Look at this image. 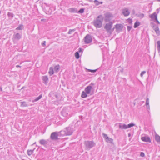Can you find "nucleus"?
<instances>
[{
  "label": "nucleus",
  "mask_w": 160,
  "mask_h": 160,
  "mask_svg": "<svg viewBox=\"0 0 160 160\" xmlns=\"http://www.w3.org/2000/svg\"><path fill=\"white\" fill-rule=\"evenodd\" d=\"M94 85V84L92 82L85 88L84 91H82V92L81 97L82 98H86L88 97V94L90 95L92 94V91L93 89L92 86Z\"/></svg>",
  "instance_id": "obj_1"
},
{
  "label": "nucleus",
  "mask_w": 160,
  "mask_h": 160,
  "mask_svg": "<svg viewBox=\"0 0 160 160\" xmlns=\"http://www.w3.org/2000/svg\"><path fill=\"white\" fill-rule=\"evenodd\" d=\"M103 19V17L102 15L98 16L93 21L94 25L97 28H99L102 27Z\"/></svg>",
  "instance_id": "obj_2"
},
{
  "label": "nucleus",
  "mask_w": 160,
  "mask_h": 160,
  "mask_svg": "<svg viewBox=\"0 0 160 160\" xmlns=\"http://www.w3.org/2000/svg\"><path fill=\"white\" fill-rule=\"evenodd\" d=\"M84 144L85 145V149L87 150H89L92 147L95 146V143L93 141H87L84 142Z\"/></svg>",
  "instance_id": "obj_3"
},
{
  "label": "nucleus",
  "mask_w": 160,
  "mask_h": 160,
  "mask_svg": "<svg viewBox=\"0 0 160 160\" xmlns=\"http://www.w3.org/2000/svg\"><path fill=\"white\" fill-rule=\"evenodd\" d=\"M69 109V108H64L61 112L62 115L66 118V119H67L70 117V113Z\"/></svg>",
  "instance_id": "obj_4"
},
{
  "label": "nucleus",
  "mask_w": 160,
  "mask_h": 160,
  "mask_svg": "<svg viewBox=\"0 0 160 160\" xmlns=\"http://www.w3.org/2000/svg\"><path fill=\"white\" fill-rule=\"evenodd\" d=\"M61 135H70L72 133V130L70 127L66 128L64 130L61 131Z\"/></svg>",
  "instance_id": "obj_5"
},
{
  "label": "nucleus",
  "mask_w": 160,
  "mask_h": 160,
  "mask_svg": "<svg viewBox=\"0 0 160 160\" xmlns=\"http://www.w3.org/2000/svg\"><path fill=\"white\" fill-rule=\"evenodd\" d=\"M135 124L133 123H130L128 125L125 124L120 123L119 124V128L122 129H126L135 126Z\"/></svg>",
  "instance_id": "obj_6"
},
{
  "label": "nucleus",
  "mask_w": 160,
  "mask_h": 160,
  "mask_svg": "<svg viewBox=\"0 0 160 160\" xmlns=\"http://www.w3.org/2000/svg\"><path fill=\"white\" fill-rule=\"evenodd\" d=\"M60 135H61V131L59 132H53L51 135L50 138L52 140H57L58 138V137Z\"/></svg>",
  "instance_id": "obj_7"
},
{
  "label": "nucleus",
  "mask_w": 160,
  "mask_h": 160,
  "mask_svg": "<svg viewBox=\"0 0 160 160\" xmlns=\"http://www.w3.org/2000/svg\"><path fill=\"white\" fill-rule=\"evenodd\" d=\"M85 44H88L91 43L92 41L91 36L89 34L87 35L83 39Z\"/></svg>",
  "instance_id": "obj_8"
},
{
  "label": "nucleus",
  "mask_w": 160,
  "mask_h": 160,
  "mask_svg": "<svg viewBox=\"0 0 160 160\" xmlns=\"http://www.w3.org/2000/svg\"><path fill=\"white\" fill-rule=\"evenodd\" d=\"M105 15V21L106 22L109 21L113 17V15L110 13L108 12L104 14Z\"/></svg>",
  "instance_id": "obj_9"
},
{
  "label": "nucleus",
  "mask_w": 160,
  "mask_h": 160,
  "mask_svg": "<svg viewBox=\"0 0 160 160\" xmlns=\"http://www.w3.org/2000/svg\"><path fill=\"white\" fill-rule=\"evenodd\" d=\"M21 38V35L18 33L14 34L12 38L13 42L15 43L19 40Z\"/></svg>",
  "instance_id": "obj_10"
},
{
  "label": "nucleus",
  "mask_w": 160,
  "mask_h": 160,
  "mask_svg": "<svg viewBox=\"0 0 160 160\" xmlns=\"http://www.w3.org/2000/svg\"><path fill=\"white\" fill-rule=\"evenodd\" d=\"M102 135L106 142L111 143H112L113 142V140L111 138L108 137L107 134L103 133Z\"/></svg>",
  "instance_id": "obj_11"
},
{
  "label": "nucleus",
  "mask_w": 160,
  "mask_h": 160,
  "mask_svg": "<svg viewBox=\"0 0 160 160\" xmlns=\"http://www.w3.org/2000/svg\"><path fill=\"white\" fill-rule=\"evenodd\" d=\"M122 13L125 16H128L130 13V12L128 8H126L122 10Z\"/></svg>",
  "instance_id": "obj_12"
},
{
  "label": "nucleus",
  "mask_w": 160,
  "mask_h": 160,
  "mask_svg": "<svg viewBox=\"0 0 160 160\" xmlns=\"http://www.w3.org/2000/svg\"><path fill=\"white\" fill-rule=\"evenodd\" d=\"M156 12H154L152 14L149 15V17L151 18L153 21H154L157 18L158 13Z\"/></svg>",
  "instance_id": "obj_13"
},
{
  "label": "nucleus",
  "mask_w": 160,
  "mask_h": 160,
  "mask_svg": "<svg viewBox=\"0 0 160 160\" xmlns=\"http://www.w3.org/2000/svg\"><path fill=\"white\" fill-rule=\"evenodd\" d=\"M112 22H109L106 24L105 26V28L108 32H109L111 29L112 27Z\"/></svg>",
  "instance_id": "obj_14"
},
{
  "label": "nucleus",
  "mask_w": 160,
  "mask_h": 160,
  "mask_svg": "<svg viewBox=\"0 0 160 160\" xmlns=\"http://www.w3.org/2000/svg\"><path fill=\"white\" fill-rule=\"evenodd\" d=\"M142 140L146 142H150L151 140L150 138L148 136L142 137L141 138Z\"/></svg>",
  "instance_id": "obj_15"
},
{
  "label": "nucleus",
  "mask_w": 160,
  "mask_h": 160,
  "mask_svg": "<svg viewBox=\"0 0 160 160\" xmlns=\"http://www.w3.org/2000/svg\"><path fill=\"white\" fill-rule=\"evenodd\" d=\"M42 79L43 82L45 84H47L48 81V78L47 76H44L42 77Z\"/></svg>",
  "instance_id": "obj_16"
},
{
  "label": "nucleus",
  "mask_w": 160,
  "mask_h": 160,
  "mask_svg": "<svg viewBox=\"0 0 160 160\" xmlns=\"http://www.w3.org/2000/svg\"><path fill=\"white\" fill-rule=\"evenodd\" d=\"M122 25L121 24H116L115 25V27L116 31L119 32L122 30Z\"/></svg>",
  "instance_id": "obj_17"
},
{
  "label": "nucleus",
  "mask_w": 160,
  "mask_h": 160,
  "mask_svg": "<svg viewBox=\"0 0 160 160\" xmlns=\"http://www.w3.org/2000/svg\"><path fill=\"white\" fill-rule=\"evenodd\" d=\"M39 143L42 145H45L47 144V142L45 140L42 139L39 141Z\"/></svg>",
  "instance_id": "obj_18"
},
{
  "label": "nucleus",
  "mask_w": 160,
  "mask_h": 160,
  "mask_svg": "<svg viewBox=\"0 0 160 160\" xmlns=\"http://www.w3.org/2000/svg\"><path fill=\"white\" fill-rule=\"evenodd\" d=\"M155 32L158 35H159L160 34V31L159 28L158 27H155L154 28Z\"/></svg>",
  "instance_id": "obj_19"
},
{
  "label": "nucleus",
  "mask_w": 160,
  "mask_h": 160,
  "mask_svg": "<svg viewBox=\"0 0 160 160\" xmlns=\"http://www.w3.org/2000/svg\"><path fill=\"white\" fill-rule=\"evenodd\" d=\"M54 69L52 67L50 68L49 73L50 75L51 76L54 74Z\"/></svg>",
  "instance_id": "obj_20"
},
{
  "label": "nucleus",
  "mask_w": 160,
  "mask_h": 160,
  "mask_svg": "<svg viewBox=\"0 0 160 160\" xmlns=\"http://www.w3.org/2000/svg\"><path fill=\"white\" fill-rule=\"evenodd\" d=\"M146 105L147 108L150 109V106L149 105V99L147 98L146 101Z\"/></svg>",
  "instance_id": "obj_21"
},
{
  "label": "nucleus",
  "mask_w": 160,
  "mask_h": 160,
  "mask_svg": "<svg viewBox=\"0 0 160 160\" xmlns=\"http://www.w3.org/2000/svg\"><path fill=\"white\" fill-rule=\"evenodd\" d=\"M42 94L40 95L38 97L36 98L34 100H33L32 101V102H36L37 101H38L39 99H40L42 98Z\"/></svg>",
  "instance_id": "obj_22"
},
{
  "label": "nucleus",
  "mask_w": 160,
  "mask_h": 160,
  "mask_svg": "<svg viewBox=\"0 0 160 160\" xmlns=\"http://www.w3.org/2000/svg\"><path fill=\"white\" fill-rule=\"evenodd\" d=\"M60 69V66L59 65H57L55 66L54 68V71L56 72H58V70Z\"/></svg>",
  "instance_id": "obj_23"
},
{
  "label": "nucleus",
  "mask_w": 160,
  "mask_h": 160,
  "mask_svg": "<svg viewBox=\"0 0 160 160\" xmlns=\"http://www.w3.org/2000/svg\"><path fill=\"white\" fill-rule=\"evenodd\" d=\"M155 138L156 141L158 142H160V136L158 135H156L155 136Z\"/></svg>",
  "instance_id": "obj_24"
},
{
  "label": "nucleus",
  "mask_w": 160,
  "mask_h": 160,
  "mask_svg": "<svg viewBox=\"0 0 160 160\" xmlns=\"http://www.w3.org/2000/svg\"><path fill=\"white\" fill-rule=\"evenodd\" d=\"M137 16L138 17H139L141 19L144 16V15L143 13H140L138 14H137Z\"/></svg>",
  "instance_id": "obj_25"
},
{
  "label": "nucleus",
  "mask_w": 160,
  "mask_h": 160,
  "mask_svg": "<svg viewBox=\"0 0 160 160\" xmlns=\"http://www.w3.org/2000/svg\"><path fill=\"white\" fill-rule=\"evenodd\" d=\"M21 106L22 107H27L28 106V104L25 102H21Z\"/></svg>",
  "instance_id": "obj_26"
},
{
  "label": "nucleus",
  "mask_w": 160,
  "mask_h": 160,
  "mask_svg": "<svg viewBox=\"0 0 160 160\" xmlns=\"http://www.w3.org/2000/svg\"><path fill=\"white\" fill-rule=\"evenodd\" d=\"M140 25V23L138 21H137L135 23L134 25V28H136L138 27Z\"/></svg>",
  "instance_id": "obj_27"
},
{
  "label": "nucleus",
  "mask_w": 160,
  "mask_h": 160,
  "mask_svg": "<svg viewBox=\"0 0 160 160\" xmlns=\"http://www.w3.org/2000/svg\"><path fill=\"white\" fill-rule=\"evenodd\" d=\"M24 27L22 25H20L18 27L16 28V30H22L23 29Z\"/></svg>",
  "instance_id": "obj_28"
},
{
  "label": "nucleus",
  "mask_w": 160,
  "mask_h": 160,
  "mask_svg": "<svg viewBox=\"0 0 160 160\" xmlns=\"http://www.w3.org/2000/svg\"><path fill=\"white\" fill-rule=\"evenodd\" d=\"M94 2L95 4L97 6L98 5L100 4H102V2H99L97 0H94Z\"/></svg>",
  "instance_id": "obj_29"
},
{
  "label": "nucleus",
  "mask_w": 160,
  "mask_h": 160,
  "mask_svg": "<svg viewBox=\"0 0 160 160\" xmlns=\"http://www.w3.org/2000/svg\"><path fill=\"white\" fill-rule=\"evenodd\" d=\"M33 151H34V150H28L27 152V153H28V155L29 156L31 155V154H32Z\"/></svg>",
  "instance_id": "obj_30"
},
{
  "label": "nucleus",
  "mask_w": 160,
  "mask_h": 160,
  "mask_svg": "<svg viewBox=\"0 0 160 160\" xmlns=\"http://www.w3.org/2000/svg\"><path fill=\"white\" fill-rule=\"evenodd\" d=\"M75 56L76 58L78 59L79 58V55L78 53V52H77L75 53Z\"/></svg>",
  "instance_id": "obj_31"
},
{
  "label": "nucleus",
  "mask_w": 160,
  "mask_h": 160,
  "mask_svg": "<svg viewBox=\"0 0 160 160\" xmlns=\"http://www.w3.org/2000/svg\"><path fill=\"white\" fill-rule=\"evenodd\" d=\"M8 16L11 18H12L13 17V14L12 13L9 12L8 14Z\"/></svg>",
  "instance_id": "obj_32"
},
{
  "label": "nucleus",
  "mask_w": 160,
  "mask_h": 160,
  "mask_svg": "<svg viewBox=\"0 0 160 160\" xmlns=\"http://www.w3.org/2000/svg\"><path fill=\"white\" fill-rule=\"evenodd\" d=\"M157 48L158 51H160V41H158L157 42Z\"/></svg>",
  "instance_id": "obj_33"
},
{
  "label": "nucleus",
  "mask_w": 160,
  "mask_h": 160,
  "mask_svg": "<svg viewBox=\"0 0 160 160\" xmlns=\"http://www.w3.org/2000/svg\"><path fill=\"white\" fill-rule=\"evenodd\" d=\"M75 31V29H70L68 31V33L69 34H70L72 33V32H74Z\"/></svg>",
  "instance_id": "obj_34"
},
{
  "label": "nucleus",
  "mask_w": 160,
  "mask_h": 160,
  "mask_svg": "<svg viewBox=\"0 0 160 160\" xmlns=\"http://www.w3.org/2000/svg\"><path fill=\"white\" fill-rule=\"evenodd\" d=\"M84 9L83 8H82L78 12L82 13L84 12Z\"/></svg>",
  "instance_id": "obj_35"
},
{
  "label": "nucleus",
  "mask_w": 160,
  "mask_h": 160,
  "mask_svg": "<svg viewBox=\"0 0 160 160\" xmlns=\"http://www.w3.org/2000/svg\"><path fill=\"white\" fill-rule=\"evenodd\" d=\"M97 70V69H95V70L88 69V71L90 72H95Z\"/></svg>",
  "instance_id": "obj_36"
},
{
  "label": "nucleus",
  "mask_w": 160,
  "mask_h": 160,
  "mask_svg": "<svg viewBox=\"0 0 160 160\" xmlns=\"http://www.w3.org/2000/svg\"><path fill=\"white\" fill-rule=\"evenodd\" d=\"M146 73V72L145 71H143L140 74V76L142 77H143V75L145 74Z\"/></svg>",
  "instance_id": "obj_37"
},
{
  "label": "nucleus",
  "mask_w": 160,
  "mask_h": 160,
  "mask_svg": "<svg viewBox=\"0 0 160 160\" xmlns=\"http://www.w3.org/2000/svg\"><path fill=\"white\" fill-rule=\"evenodd\" d=\"M128 21L130 24H131L132 22V20L130 18H129L128 19Z\"/></svg>",
  "instance_id": "obj_38"
},
{
  "label": "nucleus",
  "mask_w": 160,
  "mask_h": 160,
  "mask_svg": "<svg viewBox=\"0 0 160 160\" xmlns=\"http://www.w3.org/2000/svg\"><path fill=\"white\" fill-rule=\"evenodd\" d=\"M132 28V27L131 26H128V28H127V30L128 31H129L131 30Z\"/></svg>",
  "instance_id": "obj_39"
},
{
  "label": "nucleus",
  "mask_w": 160,
  "mask_h": 160,
  "mask_svg": "<svg viewBox=\"0 0 160 160\" xmlns=\"http://www.w3.org/2000/svg\"><path fill=\"white\" fill-rule=\"evenodd\" d=\"M140 156L142 157H144L145 156L144 153L142 152H141Z\"/></svg>",
  "instance_id": "obj_40"
},
{
  "label": "nucleus",
  "mask_w": 160,
  "mask_h": 160,
  "mask_svg": "<svg viewBox=\"0 0 160 160\" xmlns=\"http://www.w3.org/2000/svg\"><path fill=\"white\" fill-rule=\"evenodd\" d=\"M154 22H156L158 24H160V22H159V21L158 20V18L155 20L154 21Z\"/></svg>",
  "instance_id": "obj_41"
},
{
  "label": "nucleus",
  "mask_w": 160,
  "mask_h": 160,
  "mask_svg": "<svg viewBox=\"0 0 160 160\" xmlns=\"http://www.w3.org/2000/svg\"><path fill=\"white\" fill-rule=\"evenodd\" d=\"M46 42L44 41L43 42V43H42V45L43 46H44L45 45Z\"/></svg>",
  "instance_id": "obj_42"
},
{
  "label": "nucleus",
  "mask_w": 160,
  "mask_h": 160,
  "mask_svg": "<svg viewBox=\"0 0 160 160\" xmlns=\"http://www.w3.org/2000/svg\"><path fill=\"white\" fill-rule=\"evenodd\" d=\"M78 53L82 52V49L81 48H79L78 51Z\"/></svg>",
  "instance_id": "obj_43"
},
{
  "label": "nucleus",
  "mask_w": 160,
  "mask_h": 160,
  "mask_svg": "<svg viewBox=\"0 0 160 160\" xmlns=\"http://www.w3.org/2000/svg\"><path fill=\"white\" fill-rule=\"evenodd\" d=\"M16 67H17V68H18V67H21V66H19V65H17L16 66Z\"/></svg>",
  "instance_id": "obj_44"
},
{
  "label": "nucleus",
  "mask_w": 160,
  "mask_h": 160,
  "mask_svg": "<svg viewBox=\"0 0 160 160\" xmlns=\"http://www.w3.org/2000/svg\"><path fill=\"white\" fill-rule=\"evenodd\" d=\"M130 136H131V134H130V133H129V134H128V137H130Z\"/></svg>",
  "instance_id": "obj_45"
},
{
  "label": "nucleus",
  "mask_w": 160,
  "mask_h": 160,
  "mask_svg": "<svg viewBox=\"0 0 160 160\" xmlns=\"http://www.w3.org/2000/svg\"><path fill=\"white\" fill-rule=\"evenodd\" d=\"M88 0L90 2H91L93 1V0Z\"/></svg>",
  "instance_id": "obj_46"
},
{
  "label": "nucleus",
  "mask_w": 160,
  "mask_h": 160,
  "mask_svg": "<svg viewBox=\"0 0 160 160\" xmlns=\"http://www.w3.org/2000/svg\"><path fill=\"white\" fill-rule=\"evenodd\" d=\"M157 1L160 2V0H157Z\"/></svg>",
  "instance_id": "obj_47"
},
{
  "label": "nucleus",
  "mask_w": 160,
  "mask_h": 160,
  "mask_svg": "<svg viewBox=\"0 0 160 160\" xmlns=\"http://www.w3.org/2000/svg\"><path fill=\"white\" fill-rule=\"evenodd\" d=\"M36 142H35L33 144H36Z\"/></svg>",
  "instance_id": "obj_48"
},
{
  "label": "nucleus",
  "mask_w": 160,
  "mask_h": 160,
  "mask_svg": "<svg viewBox=\"0 0 160 160\" xmlns=\"http://www.w3.org/2000/svg\"><path fill=\"white\" fill-rule=\"evenodd\" d=\"M0 90H2V88H1Z\"/></svg>",
  "instance_id": "obj_49"
}]
</instances>
